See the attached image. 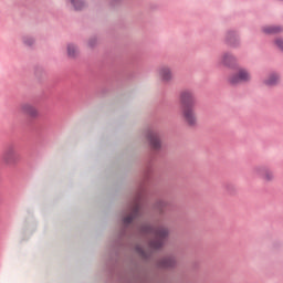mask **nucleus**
Wrapping results in <instances>:
<instances>
[{
	"instance_id": "nucleus-15",
	"label": "nucleus",
	"mask_w": 283,
	"mask_h": 283,
	"mask_svg": "<svg viewBox=\"0 0 283 283\" xmlns=\"http://www.w3.org/2000/svg\"><path fill=\"white\" fill-rule=\"evenodd\" d=\"M67 54L71 59H74V56H76V54H78V48H76V45H74V44H69L67 45Z\"/></svg>"
},
{
	"instance_id": "nucleus-7",
	"label": "nucleus",
	"mask_w": 283,
	"mask_h": 283,
	"mask_svg": "<svg viewBox=\"0 0 283 283\" xmlns=\"http://www.w3.org/2000/svg\"><path fill=\"white\" fill-rule=\"evenodd\" d=\"M20 112L29 116V118H39V109L30 103L21 104Z\"/></svg>"
},
{
	"instance_id": "nucleus-8",
	"label": "nucleus",
	"mask_w": 283,
	"mask_h": 283,
	"mask_svg": "<svg viewBox=\"0 0 283 283\" xmlns=\"http://www.w3.org/2000/svg\"><path fill=\"white\" fill-rule=\"evenodd\" d=\"M148 142H149L151 149H155V150L160 149L161 144H160V136H158V133L150 132L148 134Z\"/></svg>"
},
{
	"instance_id": "nucleus-13",
	"label": "nucleus",
	"mask_w": 283,
	"mask_h": 283,
	"mask_svg": "<svg viewBox=\"0 0 283 283\" xmlns=\"http://www.w3.org/2000/svg\"><path fill=\"white\" fill-rule=\"evenodd\" d=\"M263 32L265 34H277L279 32H282L281 27H264Z\"/></svg>"
},
{
	"instance_id": "nucleus-17",
	"label": "nucleus",
	"mask_w": 283,
	"mask_h": 283,
	"mask_svg": "<svg viewBox=\"0 0 283 283\" xmlns=\"http://www.w3.org/2000/svg\"><path fill=\"white\" fill-rule=\"evenodd\" d=\"M24 43H25V45H32V43H34V39H32V38H24Z\"/></svg>"
},
{
	"instance_id": "nucleus-1",
	"label": "nucleus",
	"mask_w": 283,
	"mask_h": 283,
	"mask_svg": "<svg viewBox=\"0 0 283 283\" xmlns=\"http://www.w3.org/2000/svg\"><path fill=\"white\" fill-rule=\"evenodd\" d=\"M181 105V118L188 127H196L198 125V114L196 113V97L193 92L184 91L179 96Z\"/></svg>"
},
{
	"instance_id": "nucleus-5",
	"label": "nucleus",
	"mask_w": 283,
	"mask_h": 283,
	"mask_svg": "<svg viewBox=\"0 0 283 283\" xmlns=\"http://www.w3.org/2000/svg\"><path fill=\"white\" fill-rule=\"evenodd\" d=\"M3 160L6 165H17L19 161V153L17 151V148L9 147L3 155Z\"/></svg>"
},
{
	"instance_id": "nucleus-2",
	"label": "nucleus",
	"mask_w": 283,
	"mask_h": 283,
	"mask_svg": "<svg viewBox=\"0 0 283 283\" xmlns=\"http://www.w3.org/2000/svg\"><path fill=\"white\" fill-rule=\"evenodd\" d=\"M144 233L151 237L149 241L150 249H160L165 244V240L169 237V229L165 226H146Z\"/></svg>"
},
{
	"instance_id": "nucleus-16",
	"label": "nucleus",
	"mask_w": 283,
	"mask_h": 283,
	"mask_svg": "<svg viewBox=\"0 0 283 283\" xmlns=\"http://www.w3.org/2000/svg\"><path fill=\"white\" fill-rule=\"evenodd\" d=\"M276 48H279V50H281V52H283V39L282 38H277L275 41H274Z\"/></svg>"
},
{
	"instance_id": "nucleus-10",
	"label": "nucleus",
	"mask_w": 283,
	"mask_h": 283,
	"mask_svg": "<svg viewBox=\"0 0 283 283\" xmlns=\"http://www.w3.org/2000/svg\"><path fill=\"white\" fill-rule=\"evenodd\" d=\"M264 85L268 87H274V85H277L280 83V74L277 73H271L268 75V77L263 81Z\"/></svg>"
},
{
	"instance_id": "nucleus-6",
	"label": "nucleus",
	"mask_w": 283,
	"mask_h": 283,
	"mask_svg": "<svg viewBox=\"0 0 283 283\" xmlns=\"http://www.w3.org/2000/svg\"><path fill=\"white\" fill-rule=\"evenodd\" d=\"M157 75L159 76L160 81L164 83H169V81L174 80V73L171 72V67L167 65H163L157 70Z\"/></svg>"
},
{
	"instance_id": "nucleus-3",
	"label": "nucleus",
	"mask_w": 283,
	"mask_h": 283,
	"mask_svg": "<svg viewBox=\"0 0 283 283\" xmlns=\"http://www.w3.org/2000/svg\"><path fill=\"white\" fill-rule=\"evenodd\" d=\"M252 76L251 72L244 67H239L228 77L230 85H240L241 83H250Z\"/></svg>"
},
{
	"instance_id": "nucleus-12",
	"label": "nucleus",
	"mask_w": 283,
	"mask_h": 283,
	"mask_svg": "<svg viewBox=\"0 0 283 283\" xmlns=\"http://www.w3.org/2000/svg\"><path fill=\"white\" fill-rule=\"evenodd\" d=\"M175 264L176 256H166L160 261L159 266H161V269H174Z\"/></svg>"
},
{
	"instance_id": "nucleus-9",
	"label": "nucleus",
	"mask_w": 283,
	"mask_h": 283,
	"mask_svg": "<svg viewBox=\"0 0 283 283\" xmlns=\"http://www.w3.org/2000/svg\"><path fill=\"white\" fill-rule=\"evenodd\" d=\"M140 211V205L135 202L132 212L128 217L124 218V224H132L136 218H138V212Z\"/></svg>"
},
{
	"instance_id": "nucleus-4",
	"label": "nucleus",
	"mask_w": 283,
	"mask_h": 283,
	"mask_svg": "<svg viewBox=\"0 0 283 283\" xmlns=\"http://www.w3.org/2000/svg\"><path fill=\"white\" fill-rule=\"evenodd\" d=\"M254 176H258L263 182H273L275 180V172L265 166H256L253 169Z\"/></svg>"
},
{
	"instance_id": "nucleus-11",
	"label": "nucleus",
	"mask_w": 283,
	"mask_h": 283,
	"mask_svg": "<svg viewBox=\"0 0 283 283\" xmlns=\"http://www.w3.org/2000/svg\"><path fill=\"white\" fill-rule=\"evenodd\" d=\"M220 65H224L226 67H229L230 65H233L235 63V56H233L230 53H224L219 61Z\"/></svg>"
},
{
	"instance_id": "nucleus-14",
	"label": "nucleus",
	"mask_w": 283,
	"mask_h": 283,
	"mask_svg": "<svg viewBox=\"0 0 283 283\" xmlns=\"http://www.w3.org/2000/svg\"><path fill=\"white\" fill-rule=\"evenodd\" d=\"M71 6H73L74 10H83L85 7V2L83 0H69Z\"/></svg>"
}]
</instances>
